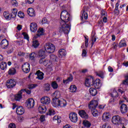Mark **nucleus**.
Returning <instances> with one entry per match:
<instances>
[{
	"instance_id": "1",
	"label": "nucleus",
	"mask_w": 128,
	"mask_h": 128,
	"mask_svg": "<svg viewBox=\"0 0 128 128\" xmlns=\"http://www.w3.org/2000/svg\"><path fill=\"white\" fill-rule=\"evenodd\" d=\"M58 30L60 34L63 33L68 34L70 30V24L60 22V26Z\"/></svg>"
},
{
	"instance_id": "2",
	"label": "nucleus",
	"mask_w": 128,
	"mask_h": 128,
	"mask_svg": "<svg viewBox=\"0 0 128 128\" xmlns=\"http://www.w3.org/2000/svg\"><path fill=\"white\" fill-rule=\"evenodd\" d=\"M60 18L62 21H60V22L67 24V22H68L70 20V15L68 14V11L64 10L61 12Z\"/></svg>"
},
{
	"instance_id": "3",
	"label": "nucleus",
	"mask_w": 128,
	"mask_h": 128,
	"mask_svg": "<svg viewBox=\"0 0 128 128\" xmlns=\"http://www.w3.org/2000/svg\"><path fill=\"white\" fill-rule=\"evenodd\" d=\"M16 14H18V10L16 8H14L12 10L11 14L4 12L3 14L6 20H10V18H14L16 16Z\"/></svg>"
},
{
	"instance_id": "4",
	"label": "nucleus",
	"mask_w": 128,
	"mask_h": 128,
	"mask_svg": "<svg viewBox=\"0 0 128 128\" xmlns=\"http://www.w3.org/2000/svg\"><path fill=\"white\" fill-rule=\"evenodd\" d=\"M44 50L48 54H52L56 50V46L52 44L47 43L44 46Z\"/></svg>"
},
{
	"instance_id": "5",
	"label": "nucleus",
	"mask_w": 128,
	"mask_h": 128,
	"mask_svg": "<svg viewBox=\"0 0 128 128\" xmlns=\"http://www.w3.org/2000/svg\"><path fill=\"white\" fill-rule=\"evenodd\" d=\"M25 106L28 108H32L34 106V100L32 98L28 99L25 103Z\"/></svg>"
},
{
	"instance_id": "6",
	"label": "nucleus",
	"mask_w": 128,
	"mask_h": 128,
	"mask_svg": "<svg viewBox=\"0 0 128 128\" xmlns=\"http://www.w3.org/2000/svg\"><path fill=\"white\" fill-rule=\"evenodd\" d=\"M122 120V118L118 116H114L112 118V122L114 124H118Z\"/></svg>"
},
{
	"instance_id": "7",
	"label": "nucleus",
	"mask_w": 128,
	"mask_h": 128,
	"mask_svg": "<svg viewBox=\"0 0 128 128\" xmlns=\"http://www.w3.org/2000/svg\"><path fill=\"white\" fill-rule=\"evenodd\" d=\"M6 84V86L8 88H12L16 86V82L14 79H10L7 81Z\"/></svg>"
},
{
	"instance_id": "8",
	"label": "nucleus",
	"mask_w": 128,
	"mask_h": 128,
	"mask_svg": "<svg viewBox=\"0 0 128 128\" xmlns=\"http://www.w3.org/2000/svg\"><path fill=\"white\" fill-rule=\"evenodd\" d=\"M69 118L72 122H76L78 120V114L76 112H71L69 114Z\"/></svg>"
},
{
	"instance_id": "9",
	"label": "nucleus",
	"mask_w": 128,
	"mask_h": 128,
	"mask_svg": "<svg viewBox=\"0 0 128 128\" xmlns=\"http://www.w3.org/2000/svg\"><path fill=\"white\" fill-rule=\"evenodd\" d=\"M92 86H94L96 88H100L102 86V83H100V79H96L94 81V79H92Z\"/></svg>"
},
{
	"instance_id": "10",
	"label": "nucleus",
	"mask_w": 128,
	"mask_h": 128,
	"mask_svg": "<svg viewBox=\"0 0 128 128\" xmlns=\"http://www.w3.org/2000/svg\"><path fill=\"white\" fill-rule=\"evenodd\" d=\"M22 70L25 74H28V72H30V64L28 62L24 63L22 66Z\"/></svg>"
},
{
	"instance_id": "11",
	"label": "nucleus",
	"mask_w": 128,
	"mask_h": 128,
	"mask_svg": "<svg viewBox=\"0 0 128 128\" xmlns=\"http://www.w3.org/2000/svg\"><path fill=\"white\" fill-rule=\"evenodd\" d=\"M98 106V102L96 100H93L90 102L88 108L90 109L96 108Z\"/></svg>"
},
{
	"instance_id": "12",
	"label": "nucleus",
	"mask_w": 128,
	"mask_h": 128,
	"mask_svg": "<svg viewBox=\"0 0 128 128\" xmlns=\"http://www.w3.org/2000/svg\"><path fill=\"white\" fill-rule=\"evenodd\" d=\"M40 102L43 104H48L50 103V99L48 96H44L40 99Z\"/></svg>"
},
{
	"instance_id": "13",
	"label": "nucleus",
	"mask_w": 128,
	"mask_h": 128,
	"mask_svg": "<svg viewBox=\"0 0 128 128\" xmlns=\"http://www.w3.org/2000/svg\"><path fill=\"white\" fill-rule=\"evenodd\" d=\"M16 112L17 114L22 116V114H24V107L22 106H18L16 108Z\"/></svg>"
},
{
	"instance_id": "14",
	"label": "nucleus",
	"mask_w": 128,
	"mask_h": 128,
	"mask_svg": "<svg viewBox=\"0 0 128 128\" xmlns=\"http://www.w3.org/2000/svg\"><path fill=\"white\" fill-rule=\"evenodd\" d=\"M22 92H24V90L22 89L18 92L17 94L15 96V100L16 102H20V100H22Z\"/></svg>"
},
{
	"instance_id": "15",
	"label": "nucleus",
	"mask_w": 128,
	"mask_h": 128,
	"mask_svg": "<svg viewBox=\"0 0 128 128\" xmlns=\"http://www.w3.org/2000/svg\"><path fill=\"white\" fill-rule=\"evenodd\" d=\"M0 46L3 50L7 48L8 46V40L6 39L2 40L0 42Z\"/></svg>"
},
{
	"instance_id": "16",
	"label": "nucleus",
	"mask_w": 128,
	"mask_h": 128,
	"mask_svg": "<svg viewBox=\"0 0 128 128\" xmlns=\"http://www.w3.org/2000/svg\"><path fill=\"white\" fill-rule=\"evenodd\" d=\"M78 114L82 118H88V114L84 110H80L78 112Z\"/></svg>"
},
{
	"instance_id": "17",
	"label": "nucleus",
	"mask_w": 128,
	"mask_h": 128,
	"mask_svg": "<svg viewBox=\"0 0 128 128\" xmlns=\"http://www.w3.org/2000/svg\"><path fill=\"white\" fill-rule=\"evenodd\" d=\"M30 30L32 32H36L38 30V25L34 22H32L30 24Z\"/></svg>"
},
{
	"instance_id": "18",
	"label": "nucleus",
	"mask_w": 128,
	"mask_h": 128,
	"mask_svg": "<svg viewBox=\"0 0 128 128\" xmlns=\"http://www.w3.org/2000/svg\"><path fill=\"white\" fill-rule=\"evenodd\" d=\"M36 74L37 76L36 78H38V80H44V74L40 72V70H38L36 72Z\"/></svg>"
},
{
	"instance_id": "19",
	"label": "nucleus",
	"mask_w": 128,
	"mask_h": 128,
	"mask_svg": "<svg viewBox=\"0 0 128 128\" xmlns=\"http://www.w3.org/2000/svg\"><path fill=\"white\" fill-rule=\"evenodd\" d=\"M44 28H40L37 32V34L34 36V38H38L40 36H44Z\"/></svg>"
},
{
	"instance_id": "20",
	"label": "nucleus",
	"mask_w": 128,
	"mask_h": 128,
	"mask_svg": "<svg viewBox=\"0 0 128 128\" xmlns=\"http://www.w3.org/2000/svg\"><path fill=\"white\" fill-rule=\"evenodd\" d=\"M122 114H124L128 112V106L126 104H122L120 107Z\"/></svg>"
},
{
	"instance_id": "21",
	"label": "nucleus",
	"mask_w": 128,
	"mask_h": 128,
	"mask_svg": "<svg viewBox=\"0 0 128 128\" xmlns=\"http://www.w3.org/2000/svg\"><path fill=\"white\" fill-rule=\"evenodd\" d=\"M38 110L40 114H44L46 112V107L44 106H39Z\"/></svg>"
},
{
	"instance_id": "22",
	"label": "nucleus",
	"mask_w": 128,
	"mask_h": 128,
	"mask_svg": "<svg viewBox=\"0 0 128 128\" xmlns=\"http://www.w3.org/2000/svg\"><path fill=\"white\" fill-rule=\"evenodd\" d=\"M59 58H62V56H66V52L64 49H60L58 51Z\"/></svg>"
},
{
	"instance_id": "23",
	"label": "nucleus",
	"mask_w": 128,
	"mask_h": 128,
	"mask_svg": "<svg viewBox=\"0 0 128 128\" xmlns=\"http://www.w3.org/2000/svg\"><path fill=\"white\" fill-rule=\"evenodd\" d=\"M89 92L91 96H94L98 94V90L94 88H90L89 89Z\"/></svg>"
},
{
	"instance_id": "24",
	"label": "nucleus",
	"mask_w": 128,
	"mask_h": 128,
	"mask_svg": "<svg viewBox=\"0 0 128 128\" xmlns=\"http://www.w3.org/2000/svg\"><path fill=\"white\" fill-rule=\"evenodd\" d=\"M66 106V101L64 99L59 100V106L60 108H64Z\"/></svg>"
},
{
	"instance_id": "25",
	"label": "nucleus",
	"mask_w": 128,
	"mask_h": 128,
	"mask_svg": "<svg viewBox=\"0 0 128 128\" xmlns=\"http://www.w3.org/2000/svg\"><path fill=\"white\" fill-rule=\"evenodd\" d=\"M27 12L30 16H36V14L34 13V10L32 8H28Z\"/></svg>"
},
{
	"instance_id": "26",
	"label": "nucleus",
	"mask_w": 128,
	"mask_h": 128,
	"mask_svg": "<svg viewBox=\"0 0 128 128\" xmlns=\"http://www.w3.org/2000/svg\"><path fill=\"white\" fill-rule=\"evenodd\" d=\"M52 104L54 108H57V106H59L60 100L53 99Z\"/></svg>"
},
{
	"instance_id": "27",
	"label": "nucleus",
	"mask_w": 128,
	"mask_h": 128,
	"mask_svg": "<svg viewBox=\"0 0 128 128\" xmlns=\"http://www.w3.org/2000/svg\"><path fill=\"white\" fill-rule=\"evenodd\" d=\"M16 74V70L14 68H11L8 70V74L9 76H14Z\"/></svg>"
},
{
	"instance_id": "28",
	"label": "nucleus",
	"mask_w": 128,
	"mask_h": 128,
	"mask_svg": "<svg viewBox=\"0 0 128 128\" xmlns=\"http://www.w3.org/2000/svg\"><path fill=\"white\" fill-rule=\"evenodd\" d=\"M73 80L74 77L72 76V74H70V76L66 80H64L63 82L64 84H68L70 82H72Z\"/></svg>"
},
{
	"instance_id": "29",
	"label": "nucleus",
	"mask_w": 128,
	"mask_h": 128,
	"mask_svg": "<svg viewBox=\"0 0 128 128\" xmlns=\"http://www.w3.org/2000/svg\"><path fill=\"white\" fill-rule=\"evenodd\" d=\"M44 92H50V85L48 83L44 84Z\"/></svg>"
},
{
	"instance_id": "30",
	"label": "nucleus",
	"mask_w": 128,
	"mask_h": 128,
	"mask_svg": "<svg viewBox=\"0 0 128 128\" xmlns=\"http://www.w3.org/2000/svg\"><path fill=\"white\" fill-rule=\"evenodd\" d=\"M91 110L92 114L94 116H98V112L96 108L90 109Z\"/></svg>"
},
{
	"instance_id": "31",
	"label": "nucleus",
	"mask_w": 128,
	"mask_h": 128,
	"mask_svg": "<svg viewBox=\"0 0 128 128\" xmlns=\"http://www.w3.org/2000/svg\"><path fill=\"white\" fill-rule=\"evenodd\" d=\"M38 56L40 58H45L46 51L42 50H40L38 52Z\"/></svg>"
},
{
	"instance_id": "32",
	"label": "nucleus",
	"mask_w": 128,
	"mask_h": 128,
	"mask_svg": "<svg viewBox=\"0 0 128 128\" xmlns=\"http://www.w3.org/2000/svg\"><path fill=\"white\" fill-rule=\"evenodd\" d=\"M6 68H7L6 62H1V64H0V68H1V70H6Z\"/></svg>"
},
{
	"instance_id": "33",
	"label": "nucleus",
	"mask_w": 128,
	"mask_h": 128,
	"mask_svg": "<svg viewBox=\"0 0 128 128\" xmlns=\"http://www.w3.org/2000/svg\"><path fill=\"white\" fill-rule=\"evenodd\" d=\"M110 114L108 113H104L102 115V120L104 122L108 121V119L110 118Z\"/></svg>"
},
{
	"instance_id": "34",
	"label": "nucleus",
	"mask_w": 128,
	"mask_h": 128,
	"mask_svg": "<svg viewBox=\"0 0 128 128\" xmlns=\"http://www.w3.org/2000/svg\"><path fill=\"white\" fill-rule=\"evenodd\" d=\"M70 92H76V85H72L70 88Z\"/></svg>"
},
{
	"instance_id": "35",
	"label": "nucleus",
	"mask_w": 128,
	"mask_h": 128,
	"mask_svg": "<svg viewBox=\"0 0 128 128\" xmlns=\"http://www.w3.org/2000/svg\"><path fill=\"white\" fill-rule=\"evenodd\" d=\"M46 114L47 116H54V114H56V111L52 108H50Z\"/></svg>"
},
{
	"instance_id": "36",
	"label": "nucleus",
	"mask_w": 128,
	"mask_h": 128,
	"mask_svg": "<svg viewBox=\"0 0 128 128\" xmlns=\"http://www.w3.org/2000/svg\"><path fill=\"white\" fill-rule=\"evenodd\" d=\"M124 46H126V43L124 40H122L119 43L118 47L122 48Z\"/></svg>"
},
{
	"instance_id": "37",
	"label": "nucleus",
	"mask_w": 128,
	"mask_h": 128,
	"mask_svg": "<svg viewBox=\"0 0 128 128\" xmlns=\"http://www.w3.org/2000/svg\"><path fill=\"white\" fill-rule=\"evenodd\" d=\"M56 99H58L60 98V92L59 91H56L54 94Z\"/></svg>"
},
{
	"instance_id": "38",
	"label": "nucleus",
	"mask_w": 128,
	"mask_h": 128,
	"mask_svg": "<svg viewBox=\"0 0 128 128\" xmlns=\"http://www.w3.org/2000/svg\"><path fill=\"white\" fill-rule=\"evenodd\" d=\"M92 81L91 79L86 78L85 80V86H87V88H89L90 86V82Z\"/></svg>"
},
{
	"instance_id": "39",
	"label": "nucleus",
	"mask_w": 128,
	"mask_h": 128,
	"mask_svg": "<svg viewBox=\"0 0 128 128\" xmlns=\"http://www.w3.org/2000/svg\"><path fill=\"white\" fill-rule=\"evenodd\" d=\"M81 14H82V18H84V20H86L88 18V13L86 12L84 10H83L81 12Z\"/></svg>"
},
{
	"instance_id": "40",
	"label": "nucleus",
	"mask_w": 128,
	"mask_h": 128,
	"mask_svg": "<svg viewBox=\"0 0 128 128\" xmlns=\"http://www.w3.org/2000/svg\"><path fill=\"white\" fill-rule=\"evenodd\" d=\"M38 46H40V42H38V40H35L33 41L32 46H34V48H36L38 47Z\"/></svg>"
},
{
	"instance_id": "41",
	"label": "nucleus",
	"mask_w": 128,
	"mask_h": 128,
	"mask_svg": "<svg viewBox=\"0 0 128 128\" xmlns=\"http://www.w3.org/2000/svg\"><path fill=\"white\" fill-rule=\"evenodd\" d=\"M51 86L54 90H56V88H58V83H56V82H52Z\"/></svg>"
},
{
	"instance_id": "42",
	"label": "nucleus",
	"mask_w": 128,
	"mask_h": 128,
	"mask_svg": "<svg viewBox=\"0 0 128 128\" xmlns=\"http://www.w3.org/2000/svg\"><path fill=\"white\" fill-rule=\"evenodd\" d=\"M83 124L86 128H90L91 126L90 123L88 120H84L83 121Z\"/></svg>"
},
{
	"instance_id": "43",
	"label": "nucleus",
	"mask_w": 128,
	"mask_h": 128,
	"mask_svg": "<svg viewBox=\"0 0 128 128\" xmlns=\"http://www.w3.org/2000/svg\"><path fill=\"white\" fill-rule=\"evenodd\" d=\"M96 74L98 76L101 78H104V73L102 72V71H99L97 72Z\"/></svg>"
},
{
	"instance_id": "44",
	"label": "nucleus",
	"mask_w": 128,
	"mask_h": 128,
	"mask_svg": "<svg viewBox=\"0 0 128 128\" xmlns=\"http://www.w3.org/2000/svg\"><path fill=\"white\" fill-rule=\"evenodd\" d=\"M124 78L126 80L123 81L122 84H123L128 86V74L125 75Z\"/></svg>"
},
{
	"instance_id": "45",
	"label": "nucleus",
	"mask_w": 128,
	"mask_h": 128,
	"mask_svg": "<svg viewBox=\"0 0 128 128\" xmlns=\"http://www.w3.org/2000/svg\"><path fill=\"white\" fill-rule=\"evenodd\" d=\"M57 57L56 55L52 54L50 56V60L51 62H56Z\"/></svg>"
},
{
	"instance_id": "46",
	"label": "nucleus",
	"mask_w": 128,
	"mask_h": 128,
	"mask_svg": "<svg viewBox=\"0 0 128 128\" xmlns=\"http://www.w3.org/2000/svg\"><path fill=\"white\" fill-rule=\"evenodd\" d=\"M118 92H116V90H114L111 94V96H112V98H116V96H118Z\"/></svg>"
},
{
	"instance_id": "47",
	"label": "nucleus",
	"mask_w": 128,
	"mask_h": 128,
	"mask_svg": "<svg viewBox=\"0 0 128 128\" xmlns=\"http://www.w3.org/2000/svg\"><path fill=\"white\" fill-rule=\"evenodd\" d=\"M85 38V46L88 48V36H84Z\"/></svg>"
},
{
	"instance_id": "48",
	"label": "nucleus",
	"mask_w": 128,
	"mask_h": 128,
	"mask_svg": "<svg viewBox=\"0 0 128 128\" xmlns=\"http://www.w3.org/2000/svg\"><path fill=\"white\" fill-rule=\"evenodd\" d=\"M36 86H38V84H32L28 86V88H29V90H32L33 88H36Z\"/></svg>"
},
{
	"instance_id": "49",
	"label": "nucleus",
	"mask_w": 128,
	"mask_h": 128,
	"mask_svg": "<svg viewBox=\"0 0 128 128\" xmlns=\"http://www.w3.org/2000/svg\"><path fill=\"white\" fill-rule=\"evenodd\" d=\"M18 16H19V18H24V12H18Z\"/></svg>"
},
{
	"instance_id": "50",
	"label": "nucleus",
	"mask_w": 128,
	"mask_h": 128,
	"mask_svg": "<svg viewBox=\"0 0 128 128\" xmlns=\"http://www.w3.org/2000/svg\"><path fill=\"white\" fill-rule=\"evenodd\" d=\"M36 53L34 52H32L30 54V58L31 60H34V58H36Z\"/></svg>"
},
{
	"instance_id": "51",
	"label": "nucleus",
	"mask_w": 128,
	"mask_h": 128,
	"mask_svg": "<svg viewBox=\"0 0 128 128\" xmlns=\"http://www.w3.org/2000/svg\"><path fill=\"white\" fill-rule=\"evenodd\" d=\"M12 4V6H16L18 4V2H16V0H12L11 1Z\"/></svg>"
},
{
	"instance_id": "52",
	"label": "nucleus",
	"mask_w": 128,
	"mask_h": 128,
	"mask_svg": "<svg viewBox=\"0 0 128 128\" xmlns=\"http://www.w3.org/2000/svg\"><path fill=\"white\" fill-rule=\"evenodd\" d=\"M22 34L24 36V38H25V40H28V34H26V32H23Z\"/></svg>"
},
{
	"instance_id": "53",
	"label": "nucleus",
	"mask_w": 128,
	"mask_h": 128,
	"mask_svg": "<svg viewBox=\"0 0 128 128\" xmlns=\"http://www.w3.org/2000/svg\"><path fill=\"white\" fill-rule=\"evenodd\" d=\"M82 56H86V50H82Z\"/></svg>"
},
{
	"instance_id": "54",
	"label": "nucleus",
	"mask_w": 128,
	"mask_h": 128,
	"mask_svg": "<svg viewBox=\"0 0 128 128\" xmlns=\"http://www.w3.org/2000/svg\"><path fill=\"white\" fill-rule=\"evenodd\" d=\"M22 90V92H26V94H30L32 93V91L30 90H28V89H25Z\"/></svg>"
},
{
	"instance_id": "55",
	"label": "nucleus",
	"mask_w": 128,
	"mask_h": 128,
	"mask_svg": "<svg viewBox=\"0 0 128 128\" xmlns=\"http://www.w3.org/2000/svg\"><path fill=\"white\" fill-rule=\"evenodd\" d=\"M102 128H112L110 127L108 124H106V123H105L104 124L102 125Z\"/></svg>"
},
{
	"instance_id": "56",
	"label": "nucleus",
	"mask_w": 128,
	"mask_h": 128,
	"mask_svg": "<svg viewBox=\"0 0 128 128\" xmlns=\"http://www.w3.org/2000/svg\"><path fill=\"white\" fill-rule=\"evenodd\" d=\"M92 46H94V42H96V38L93 36L92 38Z\"/></svg>"
},
{
	"instance_id": "57",
	"label": "nucleus",
	"mask_w": 128,
	"mask_h": 128,
	"mask_svg": "<svg viewBox=\"0 0 128 128\" xmlns=\"http://www.w3.org/2000/svg\"><path fill=\"white\" fill-rule=\"evenodd\" d=\"M42 24H48V20L46 18H43L42 20Z\"/></svg>"
},
{
	"instance_id": "58",
	"label": "nucleus",
	"mask_w": 128,
	"mask_h": 128,
	"mask_svg": "<svg viewBox=\"0 0 128 128\" xmlns=\"http://www.w3.org/2000/svg\"><path fill=\"white\" fill-rule=\"evenodd\" d=\"M46 116H42L40 117V122H44V120H46Z\"/></svg>"
},
{
	"instance_id": "59",
	"label": "nucleus",
	"mask_w": 128,
	"mask_h": 128,
	"mask_svg": "<svg viewBox=\"0 0 128 128\" xmlns=\"http://www.w3.org/2000/svg\"><path fill=\"white\" fill-rule=\"evenodd\" d=\"M0 32H6V28H4V27H0Z\"/></svg>"
},
{
	"instance_id": "60",
	"label": "nucleus",
	"mask_w": 128,
	"mask_h": 128,
	"mask_svg": "<svg viewBox=\"0 0 128 128\" xmlns=\"http://www.w3.org/2000/svg\"><path fill=\"white\" fill-rule=\"evenodd\" d=\"M9 128H16V124H10Z\"/></svg>"
},
{
	"instance_id": "61",
	"label": "nucleus",
	"mask_w": 128,
	"mask_h": 128,
	"mask_svg": "<svg viewBox=\"0 0 128 128\" xmlns=\"http://www.w3.org/2000/svg\"><path fill=\"white\" fill-rule=\"evenodd\" d=\"M44 62V57H42L40 60L39 62L40 64H43Z\"/></svg>"
},
{
	"instance_id": "62",
	"label": "nucleus",
	"mask_w": 128,
	"mask_h": 128,
	"mask_svg": "<svg viewBox=\"0 0 128 128\" xmlns=\"http://www.w3.org/2000/svg\"><path fill=\"white\" fill-rule=\"evenodd\" d=\"M102 16H106L108 14V13H106V12L104 10H102L101 12Z\"/></svg>"
},
{
	"instance_id": "63",
	"label": "nucleus",
	"mask_w": 128,
	"mask_h": 128,
	"mask_svg": "<svg viewBox=\"0 0 128 128\" xmlns=\"http://www.w3.org/2000/svg\"><path fill=\"white\" fill-rule=\"evenodd\" d=\"M48 60H44V62H43V64H44V66H48Z\"/></svg>"
},
{
	"instance_id": "64",
	"label": "nucleus",
	"mask_w": 128,
	"mask_h": 128,
	"mask_svg": "<svg viewBox=\"0 0 128 128\" xmlns=\"http://www.w3.org/2000/svg\"><path fill=\"white\" fill-rule=\"evenodd\" d=\"M63 128H72V126H70V124H66V125L65 126H64L63 127Z\"/></svg>"
}]
</instances>
